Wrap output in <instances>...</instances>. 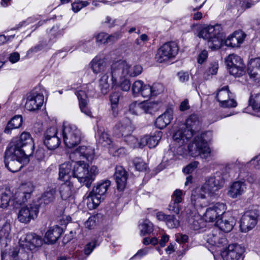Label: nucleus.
I'll list each match as a JSON object with an SVG mask.
<instances>
[{
  "instance_id": "18",
  "label": "nucleus",
  "mask_w": 260,
  "mask_h": 260,
  "mask_svg": "<svg viewBox=\"0 0 260 260\" xmlns=\"http://www.w3.org/2000/svg\"><path fill=\"white\" fill-rule=\"evenodd\" d=\"M34 186L31 182L23 183L15 193L14 201L16 204H22L27 202L33 192Z\"/></svg>"
},
{
  "instance_id": "16",
  "label": "nucleus",
  "mask_w": 260,
  "mask_h": 260,
  "mask_svg": "<svg viewBox=\"0 0 260 260\" xmlns=\"http://www.w3.org/2000/svg\"><path fill=\"white\" fill-rule=\"evenodd\" d=\"M39 213V206L33 204L21 207L19 210L17 218L18 220L24 223H27L31 219L37 217Z\"/></svg>"
},
{
  "instance_id": "31",
  "label": "nucleus",
  "mask_w": 260,
  "mask_h": 260,
  "mask_svg": "<svg viewBox=\"0 0 260 260\" xmlns=\"http://www.w3.org/2000/svg\"><path fill=\"white\" fill-rule=\"evenodd\" d=\"M192 133L186 130L184 127L178 129L174 133L173 138L175 141L178 143L179 145L186 144L192 137Z\"/></svg>"
},
{
  "instance_id": "32",
  "label": "nucleus",
  "mask_w": 260,
  "mask_h": 260,
  "mask_svg": "<svg viewBox=\"0 0 260 260\" xmlns=\"http://www.w3.org/2000/svg\"><path fill=\"white\" fill-rule=\"evenodd\" d=\"M172 119L173 110L168 109L156 119L155 124L157 128L162 129L168 125Z\"/></svg>"
},
{
  "instance_id": "28",
  "label": "nucleus",
  "mask_w": 260,
  "mask_h": 260,
  "mask_svg": "<svg viewBox=\"0 0 260 260\" xmlns=\"http://www.w3.org/2000/svg\"><path fill=\"white\" fill-rule=\"evenodd\" d=\"M246 189V185L244 181H235L230 187L228 194L231 198H236L244 193Z\"/></svg>"
},
{
  "instance_id": "57",
  "label": "nucleus",
  "mask_w": 260,
  "mask_h": 260,
  "mask_svg": "<svg viewBox=\"0 0 260 260\" xmlns=\"http://www.w3.org/2000/svg\"><path fill=\"white\" fill-rule=\"evenodd\" d=\"M152 89V96H156L159 94L163 90V86L160 83H155L151 86Z\"/></svg>"
},
{
  "instance_id": "4",
  "label": "nucleus",
  "mask_w": 260,
  "mask_h": 260,
  "mask_svg": "<svg viewBox=\"0 0 260 260\" xmlns=\"http://www.w3.org/2000/svg\"><path fill=\"white\" fill-rule=\"evenodd\" d=\"M209 132L203 133L200 135L196 136L192 143L188 145L190 155L194 157L200 156L201 158L207 159L210 157L211 151L205 137Z\"/></svg>"
},
{
  "instance_id": "6",
  "label": "nucleus",
  "mask_w": 260,
  "mask_h": 260,
  "mask_svg": "<svg viewBox=\"0 0 260 260\" xmlns=\"http://www.w3.org/2000/svg\"><path fill=\"white\" fill-rule=\"evenodd\" d=\"M111 182L109 180H102L96 184L92 190L86 196L87 205L89 208H96L104 200V196L110 186Z\"/></svg>"
},
{
  "instance_id": "50",
  "label": "nucleus",
  "mask_w": 260,
  "mask_h": 260,
  "mask_svg": "<svg viewBox=\"0 0 260 260\" xmlns=\"http://www.w3.org/2000/svg\"><path fill=\"white\" fill-rule=\"evenodd\" d=\"M143 82L141 80H137L134 82L132 85V90L133 94L135 96H139L144 86Z\"/></svg>"
},
{
  "instance_id": "10",
  "label": "nucleus",
  "mask_w": 260,
  "mask_h": 260,
  "mask_svg": "<svg viewBox=\"0 0 260 260\" xmlns=\"http://www.w3.org/2000/svg\"><path fill=\"white\" fill-rule=\"evenodd\" d=\"M178 50L179 47L175 42L166 43L158 49L155 59L159 63L166 61L175 58Z\"/></svg>"
},
{
  "instance_id": "35",
  "label": "nucleus",
  "mask_w": 260,
  "mask_h": 260,
  "mask_svg": "<svg viewBox=\"0 0 260 260\" xmlns=\"http://www.w3.org/2000/svg\"><path fill=\"white\" fill-rule=\"evenodd\" d=\"M11 225L10 221L7 220L0 226V243L7 245V242L11 238Z\"/></svg>"
},
{
  "instance_id": "40",
  "label": "nucleus",
  "mask_w": 260,
  "mask_h": 260,
  "mask_svg": "<svg viewBox=\"0 0 260 260\" xmlns=\"http://www.w3.org/2000/svg\"><path fill=\"white\" fill-rule=\"evenodd\" d=\"M226 239L222 234L215 231L209 235L208 242L212 245H217L225 243Z\"/></svg>"
},
{
  "instance_id": "47",
  "label": "nucleus",
  "mask_w": 260,
  "mask_h": 260,
  "mask_svg": "<svg viewBox=\"0 0 260 260\" xmlns=\"http://www.w3.org/2000/svg\"><path fill=\"white\" fill-rule=\"evenodd\" d=\"M249 105L252 109L260 111V93L251 94L249 100Z\"/></svg>"
},
{
  "instance_id": "24",
  "label": "nucleus",
  "mask_w": 260,
  "mask_h": 260,
  "mask_svg": "<svg viewBox=\"0 0 260 260\" xmlns=\"http://www.w3.org/2000/svg\"><path fill=\"white\" fill-rule=\"evenodd\" d=\"M236 223V220L234 217L231 215L229 212L225 213L223 215L216 221V225L220 229V230L228 233L233 228Z\"/></svg>"
},
{
  "instance_id": "22",
  "label": "nucleus",
  "mask_w": 260,
  "mask_h": 260,
  "mask_svg": "<svg viewBox=\"0 0 260 260\" xmlns=\"http://www.w3.org/2000/svg\"><path fill=\"white\" fill-rule=\"evenodd\" d=\"M244 248L237 244H230L221 255L224 260H238L244 252Z\"/></svg>"
},
{
  "instance_id": "44",
  "label": "nucleus",
  "mask_w": 260,
  "mask_h": 260,
  "mask_svg": "<svg viewBox=\"0 0 260 260\" xmlns=\"http://www.w3.org/2000/svg\"><path fill=\"white\" fill-rule=\"evenodd\" d=\"M190 228L194 231L203 229L206 226L205 221L200 216H194L190 219Z\"/></svg>"
},
{
  "instance_id": "20",
  "label": "nucleus",
  "mask_w": 260,
  "mask_h": 260,
  "mask_svg": "<svg viewBox=\"0 0 260 260\" xmlns=\"http://www.w3.org/2000/svg\"><path fill=\"white\" fill-rule=\"evenodd\" d=\"M20 242L30 250L36 251L42 246L44 240L40 236L31 233L26 234L24 238H21Z\"/></svg>"
},
{
  "instance_id": "8",
  "label": "nucleus",
  "mask_w": 260,
  "mask_h": 260,
  "mask_svg": "<svg viewBox=\"0 0 260 260\" xmlns=\"http://www.w3.org/2000/svg\"><path fill=\"white\" fill-rule=\"evenodd\" d=\"M29 154L21 153H13L8 155L7 154V150L5 153V167L12 172L19 171L23 165L27 164L29 161Z\"/></svg>"
},
{
  "instance_id": "58",
  "label": "nucleus",
  "mask_w": 260,
  "mask_h": 260,
  "mask_svg": "<svg viewBox=\"0 0 260 260\" xmlns=\"http://www.w3.org/2000/svg\"><path fill=\"white\" fill-rule=\"evenodd\" d=\"M199 162L194 161L190 163L183 170V171L185 174L191 173L198 166Z\"/></svg>"
},
{
  "instance_id": "37",
  "label": "nucleus",
  "mask_w": 260,
  "mask_h": 260,
  "mask_svg": "<svg viewBox=\"0 0 260 260\" xmlns=\"http://www.w3.org/2000/svg\"><path fill=\"white\" fill-rule=\"evenodd\" d=\"M73 184L70 181H65L59 187L61 198L66 200L71 197L73 193Z\"/></svg>"
},
{
  "instance_id": "49",
  "label": "nucleus",
  "mask_w": 260,
  "mask_h": 260,
  "mask_svg": "<svg viewBox=\"0 0 260 260\" xmlns=\"http://www.w3.org/2000/svg\"><path fill=\"white\" fill-rule=\"evenodd\" d=\"M166 224L170 229L177 228L180 225V221L173 215H169L167 218Z\"/></svg>"
},
{
  "instance_id": "63",
  "label": "nucleus",
  "mask_w": 260,
  "mask_h": 260,
  "mask_svg": "<svg viewBox=\"0 0 260 260\" xmlns=\"http://www.w3.org/2000/svg\"><path fill=\"white\" fill-rule=\"evenodd\" d=\"M178 203H176L173 201H171L169 206V210L170 212L176 214L179 213L180 209Z\"/></svg>"
},
{
  "instance_id": "7",
  "label": "nucleus",
  "mask_w": 260,
  "mask_h": 260,
  "mask_svg": "<svg viewBox=\"0 0 260 260\" xmlns=\"http://www.w3.org/2000/svg\"><path fill=\"white\" fill-rule=\"evenodd\" d=\"M62 135L63 142L69 148L75 147L81 142V132L75 124L64 123L62 128Z\"/></svg>"
},
{
  "instance_id": "29",
  "label": "nucleus",
  "mask_w": 260,
  "mask_h": 260,
  "mask_svg": "<svg viewBox=\"0 0 260 260\" xmlns=\"http://www.w3.org/2000/svg\"><path fill=\"white\" fill-rule=\"evenodd\" d=\"M250 78L255 81L260 80V58L251 59L248 66Z\"/></svg>"
},
{
  "instance_id": "11",
  "label": "nucleus",
  "mask_w": 260,
  "mask_h": 260,
  "mask_svg": "<svg viewBox=\"0 0 260 260\" xmlns=\"http://www.w3.org/2000/svg\"><path fill=\"white\" fill-rule=\"evenodd\" d=\"M225 62L231 75L235 77L242 76L245 71V66L240 56L235 54H230Z\"/></svg>"
},
{
  "instance_id": "43",
  "label": "nucleus",
  "mask_w": 260,
  "mask_h": 260,
  "mask_svg": "<svg viewBox=\"0 0 260 260\" xmlns=\"http://www.w3.org/2000/svg\"><path fill=\"white\" fill-rule=\"evenodd\" d=\"M56 190L54 188H49L43 194L41 197V201L45 204H48L52 202L55 197Z\"/></svg>"
},
{
  "instance_id": "54",
  "label": "nucleus",
  "mask_w": 260,
  "mask_h": 260,
  "mask_svg": "<svg viewBox=\"0 0 260 260\" xmlns=\"http://www.w3.org/2000/svg\"><path fill=\"white\" fill-rule=\"evenodd\" d=\"M89 3L86 1H79L72 4V10L75 12H79L81 9L87 6Z\"/></svg>"
},
{
  "instance_id": "38",
  "label": "nucleus",
  "mask_w": 260,
  "mask_h": 260,
  "mask_svg": "<svg viewBox=\"0 0 260 260\" xmlns=\"http://www.w3.org/2000/svg\"><path fill=\"white\" fill-rule=\"evenodd\" d=\"M91 69L93 72L98 74L103 71H106V63L104 59L96 56L91 62Z\"/></svg>"
},
{
  "instance_id": "5",
  "label": "nucleus",
  "mask_w": 260,
  "mask_h": 260,
  "mask_svg": "<svg viewBox=\"0 0 260 260\" xmlns=\"http://www.w3.org/2000/svg\"><path fill=\"white\" fill-rule=\"evenodd\" d=\"M142 70L143 68L140 65L131 67L126 62L119 60L112 64L111 74L112 80L116 81L117 77L138 76L142 73Z\"/></svg>"
},
{
  "instance_id": "15",
  "label": "nucleus",
  "mask_w": 260,
  "mask_h": 260,
  "mask_svg": "<svg viewBox=\"0 0 260 260\" xmlns=\"http://www.w3.org/2000/svg\"><path fill=\"white\" fill-rule=\"evenodd\" d=\"M226 205L222 203H216L206 209L204 214L206 221L213 222L219 220L225 213Z\"/></svg>"
},
{
  "instance_id": "13",
  "label": "nucleus",
  "mask_w": 260,
  "mask_h": 260,
  "mask_svg": "<svg viewBox=\"0 0 260 260\" xmlns=\"http://www.w3.org/2000/svg\"><path fill=\"white\" fill-rule=\"evenodd\" d=\"M259 212L257 209H252L246 211L242 215L240 226L242 232L246 233L252 229L257 222Z\"/></svg>"
},
{
  "instance_id": "26",
  "label": "nucleus",
  "mask_w": 260,
  "mask_h": 260,
  "mask_svg": "<svg viewBox=\"0 0 260 260\" xmlns=\"http://www.w3.org/2000/svg\"><path fill=\"white\" fill-rule=\"evenodd\" d=\"M114 177L117 183L118 190L122 191L124 189L127 179V174L122 167L116 168Z\"/></svg>"
},
{
  "instance_id": "55",
  "label": "nucleus",
  "mask_w": 260,
  "mask_h": 260,
  "mask_svg": "<svg viewBox=\"0 0 260 260\" xmlns=\"http://www.w3.org/2000/svg\"><path fill=\"white\" fill-rule=\"evenodd\" d=\"M182 200V191L180 189L175 190L172 196V201L180 203Z\"/></svg>"
},
{
  "instance_id": "27",
  "label": "nucleus",
  "mask_w": 260,
  "mask_h": 260,
  "mask_svg": "<svg viewBox=\"0 0 260 260\" xmlns=\"http://www.w3.org/2000/svg\"><path fill=\"white\" fill-rule=\"evenodd\" d=\"M245 36L246 35L242 31H235L225 40V45L231 47H239L242 43Z\"/></svg>"
},
{
  "instance_id": "39",
  "label": "nucleus",
  "mask_w": 260,
  "mask_h": 260,
  "mask_svg": "<svg viewBox=\"0 0 260 260\" xmlns=\"http://www.w3.org/2000/svg\"><path fill=\"white\" fill-rule=\"evenodd\" d=\"M22 123V117L21 115H16L13 117L8 123L5 132L10 134L11 130L20 127Z\"/></svg>"
},
{
  "instance_id": "62",
  "label": "nucleus",
  "mask_w": 260,
  "mask_h": 260,
  "mask_svg": "<svg viewBox=\"0 0 260 260\" xmlns=\"http://www.w3.org/2000/svg\"><path fill=\"white\" fill-rule=\"evenodd\" d=\"M218 69V64L217 62H214L210 64L207 73L208 75H214L216 74Z\"/></svg>"
},
{
  "instance_id": "9",
  "label": "nucleus",
  "mask_w": 260,
  "mask_h": 260,
  "mask_svg": "<svg viewBox=\"0 0 260 260\" xmlns=\"http://www.w3.org/2000/svg\"><path fill=\"white\" fill-rule=\"evenodd\" d=\"M221 31L222 27L219 24L209 25L201 29L198 36L213 44V46L209 45L211 48L218 47L220 45Z\"/></svg>"
},
{
  "instance_id": "34",
  "label": "nucleus",
  "mask_w": 260,
  "mask_h": 260,
  "mask_svg": "<svg viewBox=\"0 0 260 260\" xmlns=\"http://www.w3.org/2000/svg\"><path fill=\"white\" fill-rule=\"evenodd\" d=\"M2 260H28V255L25 252L18 254V248H13L8 253H2Z\"/></svg>"
},
{
  "instance_id": "59",
  "label": "nucleus",
  "mask_w": 260,
  "mask_h": 260,
  "mask_svg": "<svg viewBox=\"0 0 260 260\" xmlns=\"http://www.w3.org/2000/svg\"><path fill=\"white\" fill-rule=\"evenodd\" d=\"M177 76L179 81L182 83L187 82L189 79V74L187 72L182 71L179 72L177 73Z\"/></svg>"
},
{
  "instance_id": "33",
  "label": "nucleus",
  "mask_w": 260,
  "mask_h": 260,
  "mask_svg": "<svg viewBox=\"0 0 260 260\" xmlns=\"http://www.w3.org/2000/svg\"><path fill=\"white\" fill-rule=\"evenodd\" d=\"M62 229L58 225H55L50 228L45 234V238L48 244L55 243L61 236Z\"/></svg>"
},
{
  "instance_id": "30",
  "label": "nucleus",
  "mask_w": 260,
  "mask_h": 260,
  "mask_svg": "<svg viewBox=\"0 0 260 260\" xmlns=\"http://www.w3.org/2000/svg\"><path fill=\"white\" fill-rule=\"evenodd\" d=\"M73 177V163L67 162L60 165L59 168V178L64 181H70Z\"/></svg>"
},
{
  "instance_id": "19",
  "label": "nucleus",
  "mask_w": 260,
  "mask_h": 260,
  "mask_svg": "<svg viewBox=\"0 0 260 260\" xmlns=\"http://www.w3.org/2000/svg\"><path fill=\"white\" fill-rule=\"evenodd\" d=\"M89 85L84 84L82 85L75 91V93L79 100V104L82 112L90 116L91 112L87 107V93L88 92Z\"/></svg>"
},
{
  "instance_id": "2",
  "label": "nucleus",
  "mask_w": 260,
  "mask_h": 260,
  "mask_svg": "<svg viewBox=\"0 0 260 260\" xmlns=\"http://www.w3.org/2000/svg\"><path fill=\"white\" fill-rule=\"evenodd\" d=\"M98 174L95 166L89 168L88 164L82 161H76L73 165V178H77L82 185L89 188Z\"/></svg>"
},
{
  "instance_id": "56",
  "label": "nucleus",
  "mask_w": 260,
  "mask_h": 260,
  "mask_svg": "<svg viewBox=\"0 0 260 260\" xmlns=\"http://www.w3.org/2000/svg\"><path fill=\"white\" fill-rule=\"evenodd\" d=\"M151 90L150 85L145 84L140 95L145 98H150L152 96Z\"/></svg>"
},
{
  "instance_id": "46",
  "label": "nucleus",
  "mask_w": 260,
  "mask_h": 260,
  "mask_svg": "<svg viewBox=\"0 0 260 260\" xmlns=\"http://www.w3.org/2000/svg\"><path fill=\"white\" fill-rule=\"evenodd\" d=\"M99 135V143L104 146L110 145L112 142L109 135L105 131L102 132L99 129L98 131Z\"/></svg>"
},
{
  "instance_id": "53",
  "label": "nucleus",
  "mask_w": 260,
  "mask_h": 260,
  "mask_svg": "<svg viewBox=\"0 0 260 260\" xmlns=\"http://www.w3.org/2000/svg\"><path fill=\"white\" fill-rule=\"evenodd\" d=\"M98 219V215L91 216L88 218L85 222V226L88 229H92L94 228L96 224V220Z\"/></svg>"
},
{
  "instance_id": "48",
  "label": "nucleus",
  "mask_w": 260,
  "mask_h": 260,
  "mask_svg": "<svg viewBox=\"0 0 260 260\" xmlns=\"http://www.w3.org/2000/svg\"><path fill=\"white\" fill-rule=\"evenodd\" d=\"M124 141L133 148L140 147V140L138 141V139L134 136L129 134L124 136Z\"/></svg>"
},
{
  "instance_id": "42",
  "label": "nucleus",
  "mask_w": 260,
  "mask_h": 260,
  "mask_svg": "<svg viewBox=\"0 0 260 260\" xmlns=\"http://www.w3.org/2000/svg\"><path fill=\"white\" fill-rule=\"evenodd\" d=\"M99 87L103 94H106L109 91L110 83L107 73L103 74L100 79Z\"/></svg>"
},
{
  "instance_id": "12",
  "label": "nucleus",
  "mask_w": 260,
  "mask_h": 260,
  "mask_svg": "<svg viewBox=\"0 0 260 260\" xmlns=\"http://www.w3.org/2000/svg\"><path fill=\"white\" fill-rule=\"evenodd\" d=\"M158 109V104L153 102L144 101L143 102H133L129 106V112L135 115L143 113H152Z\"/></svg>"
},
{
  "instance_id": "61",
  "label": "nucleus",
  "mask_w": 260,
  "mask_h": 260,
  "mask_svg": "<svg viewBox=\"0 0 260 260\" xmlns=\"http://www.w3.org/2000/svg\"><path fill=\"white\" fill-rule=\"evenodd\" d=\"M121 94L119 92H114L112 93L110 96V100L112 105H116L119 100ZM114 108V106L112 107Z\"/></svg>"
},
{
  "instance_id": "14",
  "label": "nucleus",
  "mask_w": 260,
  "mask_h": 260,
  "mask_svg": "<svg viewBox=\"0 0 260 260\" xmlns=\"http://www.w3.org/2000/svg\"><path fill=\"white\" fill-rule=\"evenodd\" d=\"M57 131L55 126L48 127L43 135V144L50 150H53L59 147L60 139L57 136Z\"/></svg>"
},
{
  "instance_id": "45",
  "label": "nucleus",
  "mask_w": 260,
  "mask_h": 260,
  "mask_svg": "<svg viewBox=\"0 0 260 260\" xmlns=\"http://www.w3.org/2000/svg\"><path fill=\"white\" fill-rule=\"evenodd\" d=\"M140 235L144 236L150 234L153 231V224L149 220H145L139 225Z\"/></svg>"
},
{
  "instance_id": "64",
  "label": "nucleus",
  "mask_w": 260,
  "mask_h": 260,
  "mask_svg": "<svg viewBox=\"0 0 260 260\" xmlns=\"http://www.w3.org/2000/svg\"><path fill=\"white\" fill-rule=\"evenodd\" d=\"M96 246V241H93L91 242H89L87 244H86L85 249H84V253L86 255H89L94 248Z\"/></svg>"
},
{
  "instance_id": "60",
  "label": "nucleus",
  "mask_w": 260,
  "mask_h": 260,
  "mask_svg": "<svg viewBox=\"0 0 260 260\" xmlns=\"http://www.w3.org/2000/svg\"><path fill=\"white\" fill-rule=\"evenodd\" d=\"M69 158L72 161H76L79 159L82 158L81 154L79 151V148L70 153Z\"/></svg>"
},
{
  "instance_id": "21",
  "label": "nucleus",
  "mask_w": 260,
  "mask_h": 260,
  "mask_svg": "<svg viewBox=\"0 0 260 260\" xmlns=\"http://www.w3.org/2000/svg\"><path fill=\"white\" fill-rule=\"evenodd\" d=\"M229 90L228 86H225L219 89L216 94V98L220 103V106L224 108L236 107L237 102L233 99H229Z\"/></svg>"
},
{
  "instance_id": "1",
  "label": "nucleus",
  "mask_w": 260,
  "mask_h": 260,
  "mask_svg": "<svg viewBox=\"0 0 260 260\" xmlns=\"http://www.w3.org/2000/svg\"><path fill=\"white\" fill-rule=\"evenodd\" d=\"M224 180L220 173L207 178L205 182L200 188H197L192 191L191 196V204L196 207L207 206L209 202L207 200L206 194L210 197H215L216 192L224 185Z\"/></svg>"
},
{
  "instance_id": "17",
  "label": "nucleus",
  "mask_w": 260,
  "mask_h": 260,
  "mask_svg": "<svg viewBox=\"0 0 260 260\" xmlns=\"http://www.w3.org/2000/svg\"><path fill=\"white\" fill-rule=\"evenodd\" d=\"M44 102V95L42 92L33 90L27 95L25 108L28 111H33L39 109Z\"/></svg>"
},
{
  "instance_id": "52",
  "label": "nucleus",
  "mask_w": 260,
  "mask_h": 260,
  "mask_svg": "<svg viewBox=\"0 0 260 260\" xmlns=\"http://www.w3.org/2000/svg\"><path fill=\"white\" fill-rule=\"evenodd\" d=\"M10 201L9 196L6 193L1 191L0 189V207H7Z\"/></svg>"
},
{
  "instance_id": "25",
  "label": "nucleus",
  "mask_w": 260,
  "mask_h": 260,
  "mask_svg": "<svg viewBox=\"0 0 260 260\" xmlns=\"http://www.w3.org/2000/svg\"><path fill=\"white\" fill-rule=\"evenodd\" d=\"M162 133L160 131L154 133L153 136H145L140 139V148L148 146L149 148H154L161 139Z\"/></svg>"
},
{
  "instance_id": "23",
  "label": "nucleus",
  "mask_w": 260,
  "mask_h": 260,
  "mask_svg": "<svg viewBox=\"0 0 260 260\" xmlns=\"http://www.w3.org/2000/svg\"><path fill=\"white\" fill-rule=\"evenodd\" d=\"M134 129V127L132 124L131 120L127 118L123 119L116 124L114 128V133L116 135L123 137L131 134Z\"/></svg>"
},
{
  "instance_id": "41",
  "label": "nucleus",
  "mask_w": 260,
  "mask_h": 260,
  "mask_svg": "<svg viewBox=\"0 0 260 260\" xmlns=\"http://www.w3.org/2000/svg\"><path fill=\"white\" fill-rule=\"evenodd\" d=\"M79 151L81 154L82 158L88 161H91L94 158V150L91 146H81L79 147Z\"/></svg>"
},
{
  "instance_id": "51",
  "label": "nucleus",
  "mask_w": 260,
  "mask_h": 260,
  "mask_svg": "<svg viewBox=\"0 0 260 260\" xmlns=\"http://www.w3.org/2000/svg\"><path fill=\"white\" fill-rule=\"evenodd\" d=\"M133 164L136 169L139 171H143L146 169L147 164L141 158H135L133 160Z\"/></svg>"
},
{
  "instance_id": "36",
  "label": "nucleus",
  "mask_w": 260,
  "mask_h": 260,
  "mask_svg": "<svg viewBox=\"0 0 260 260\" xmlns=\"http://www.w3.org/2000/svg\"><path fill=\"white\" fill-rule=\"evenodd\" d=\"M200 127V122L197 115H191L186 121V125L184 128L192 133V136L194 135L196 131H198Z\"/></svg>"
},
{
  "instance_id": "3",
  "label": "nucleus",
  "mask_w": 260,
  "mask_h": 260,
  "mask_svg": "<svg viewBox=\"0 0 260 260\" xmlns=\"http://www.w3.org/2000/svg\"><path fill=\"white\" fill-rule=\"evenodd\" d=\"M34 141L30 134L24 132L19 137L15 138L9 144L7 149V154L8 155L12 154L22 152L30 155L34 148Z\"/></svg>"
}]
</instances>
